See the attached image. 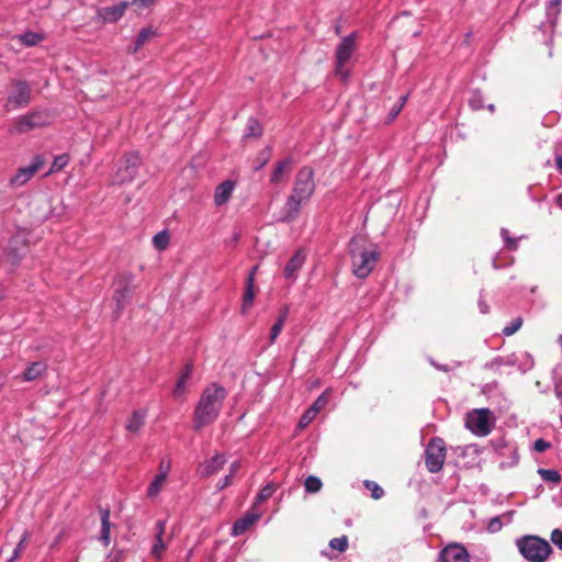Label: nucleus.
<instances>
[{
    "instance_id": "a18cd8bd",
    "label": "nucleus",
    "mask_w": 562,
    "mask_h": 562,
    "mask_svg": "<svg viewBox=\"0 0 562 562\" xmlns=\"http://www.w3.org/2000/svg\"><path fill=\"white\" fill-rule=\"evenodd\" d=\"M507 366L506 356H497L484 364V368L492 371H498L501 367Z\"/></svg>"
},
{
    "instance_id": "0eeeda50",
    "label": "nucleus",
    "mask_w": 562,
    "mask_h": 562,
    "mask_svg": "<svg viewBox=\"0 0 562 562\" xmlns=\"http://www.w3.org/2000/svg\"><path fill=\"white\" fill-rule=\"evenodd\" d=\"M446 459V445L439 437L432 438L425 449V464L430 473H438Z\"/></svg>"
},
{
    "instance_id": "a211bd4d",
    "label": "nucleus",
    "mask_w": 562,
    "mask_h": 562,
    "mask_svg": "<svg viewBox=\"0 0 562 562\" xmlns=\"http://www.w3.org/2000/svg\"><path fill=\"white\" fill-rule=\"evenodd\" d=\"M306 256L302 249H299L294 252V255L290 258L283 269V277L286 280L295 281L297 278V272L301 270L305 262Z\"/></svg>"
},
{
    "instance_id": "2eb2a0df",
    "label": "nucleus",
    "mask_w": 562,
    "mask_h": 562,
    "mask_svg": "<svg viewBox=\"0 0 562 562\" xmlns=\"http://www.w3.org/2000/svg\"><path fill=\"white\" fill-rule=\"evenodd\" d=\"M128 7V1H121L112 7L99 8L97 14L103 23H115L124 15Z\"/></svg>"
},
{
    "instance_id": "052dcab7",
    "label": "nucleus",
    "mask_w": 562,
    "mask_h": 562,
    "mask_svg": "<svg viewBox=\"0 0 562 562\" xmlns=\"http://www.w3.org/2000/svg\"><path fill=\"white\" fill-rule=\"evenodd\" d=\"M232 481H233V476L229 474H226L224 477H222L217 482V484H216L217 491H222V490L226 488L227 486H229L232 484Z\"/></svg>"
},
{
    "instance_id": "20e7f679",
    "label": "nucleus",
    "mask_w": 562,
    "mask_h": 562,
    "mask_svg": "<svg viewBox=\"0 0 562 562\" xmlns=\"http://www.w3.org/2000/svg\"><path fill=\"white\" fill-rule=\"evenodd\" d=\"M519 554L528 562H547L553 553L550 543L535 535H524L515 539Z\"/></svg>"
},
{
    "instance_id": "f257e3e1",
    "label": "nucleus",
    "mask_w": 562,
    "mask_h": 562,
    "mask_svg": "<svg viewBox=\"0 0 562 562\" xmlns=\"http://www.w3.org/2000/svg\"><path fill=\"white\" fill-rule=\"evenodd\" d=\"M316 190L315 172L312 167L304 166L296 172L291 194L286 198L283 209V222H293L297 218L301 207Z\"/></svg>"
},
{
    "instance_id": "5fc2aeb1",
    "label": "nucleus",
    "mask_w": 562,
    "mask_h": 562,
    "mask_svg": "<svg viewBox=\"0 0 562 562\" xmlns=\"http://www.w3.org/2000/svg\"><path fill=\"white\" fill-rule=\"evenodd\" d=\"M551 542L558 547L560 550H562V530L561 529H553L551 531L550 537Z\"/></svg>"
},
{
    "instance_id": "37998d69",
    "label": "nucleus",
    "mask_w": 562,
    "mask_h": 562,
    "mask_svg": "<svg viewBox=\"0 0 562 562\" xmlns=\"http://www.w3.org/2000/svg\"><path fill=\"white\" fill-rule=\"evenodd\" d=\"M167 549V544L164 539L160 537H155V543L151 548V555L156 559H161L165 550Z\"/></svg>"
},
{
    "instance_id": "6e6d98bb",
    "label": "nucleus",
    "mask_w": 562,
    "mask_h": 562,
    "mask_svg": "<svg viewBox=\"0 0 562 562\" xmlns=\"http://www.w3.org/2000/svg\"><path fill=\"white\" fill-rule=\"evenodd\" d=\"M335 72L344 81H346L349 77V70L346 68V64L339 65V63L336 61Z\"/></svg>"
},
{
    "instance_id": "c85d7f7f",
    "label": "nucleus",
    "mask_w": 562,
    "mask_h": 562,
    "mask_svg": "<svg viewBox=\"0 0 562 562\" xmlns=\"http://www.w3.org/2000/svg\"><path fill=\"white\" fill-rule=\"evenodd\" d=\"M191 373H192V366L187 364L184 367L182 374L179 376V379L176 383V386L173 390L175 396H180L184 392L187 382L191 378Z\"/></svg>"
},
{
    "instance_id": "7ed1b4c3",
    "label": "nucleus",
    "mask_w": 562,
    "mask_h": 562,
    "mask_svg": "<svg viewBox=\"0 0 562 562\" xmlns=\"http://www.w3.org/2000/svg\"><path fill=\"white\" fill-rule=\"evenodd\" d=\"M353 274L366 279L374 269L380 252L378 246L363 235L352 237L348 245Z\"/></svg>"
},
{
    "instance_id": "b1692460",
    "label": "nucleus",
    "mask_w": 562,
    "mask_h": 562,
    "mask_svg": "<svg viewBox=\"0 0 562 562\" xmlns=\"http://www.w3.org/2000/svg\"><path fill=\"white\" fill-rule=\"evenodd\" d=\"M255 300V284L252 274H248L246 279V289L243 295V303L240 307L241 314H246L251 307Z\"/></svg>"
},
{
    "instance_id": "49530a36",
    "label": "nucleus",
    "mask_w": 562,
    "mask_h": 562,
    "mask_svg": "<svg viewBox=\"0 0 562 562\" xmlns=\"http://www.w3.org/2000/svg\"><path fill=\"white\" fill-rule=\"evenodd\" d=\"M521 325H522V319L520 317H517V318L513 319L508 325H506L502 329V333H503L504 336H512L516 331L519 330Z\"/></svg>"
},
{
    "instance_id": "bb28decb",
    "label": "nucleus",
    "mask_w": 562,
    "mask_h": 562,
    "mask_svg": "<svg viewBox=\"0 0 562 562\" xmlns=\"http://www.w3.org/2000/svg\"><path fill=\"white\" fill-rule=\"evenodd\" d=\"M146 416L147 412L145 409L134 411L126 423V430L130 432H138L145 423Z\"/></svg>"
},
{
    "instance_id": "9b49d317",
    "label": "nucleus",
    "mask_w": 562,
    "mask_h": 562,
    "mask_svg": "<svg viewBox=\"0 0 562 562\" xmlns=\"http://www.w3.org/2000/svg\"><path fill=\"white\" fill-rule=\"evenodd\" d=\"M133 276L125 274L116 279L114 300L116 302V311L119 313L130 302L133 292Z\"/></svg>"
},
{
    "instance_id": "338daca9",
    "label": "nucleus",
    "mask_w": 562,
    "mask_h": 562,
    "mask_svg": "<svg viewBox=\"0 0 562 562\" xmlns=\"http://www.w3.org/2000/svg\"><path fill=\"white\" fill-rule=\"evenodd\" d=\"M477 305L482 314H486L488 312V305L482 299L479 300Z\"/></svg>"
},
{
    "instance_id": "6e6552de",
    "label": "nucleus",
    "mask_w": 562,
    "mask_h": 562,
    "mask_svg": "<svg viewBox=\"0 0 562 562\" xmlns=\"http://www.w3.org/2000/svg\"><path fill=\"white\" fill-rule=\"evenodd\" d=\"M493 449L499 458V468L505 470L514 468L519 462L518 448L515 442L507 441L504 438H497L492 441Z\"/></svg>"
},
{
    "instance_id": "09e8293b",
    "label": "nucleus",
    "mask_w": 562,
    "mask_h": 562,
    "mask_svg": "<svg viewBox=\"0 0 562 562\" xmlns=\"http://www.w3.org/2000/svg\"><path fill=\"white\" fill-rule=\"evenodd\" d=\"M317 415L314 413L313 409L310 407L304 412V414L301 416L297 426L300 428H305L310 423H312Z\"/></svg>"
},
{
    "instance_id": "aec40b11",
    "label": "nucleus",
    "mask_w": 562,
    "mask_h": 562,
    "mask_svg": "<svg viewBox=\"0 0 562 562\" xmlns=\"http://www.w3.org/2000/svg\"><path fill=\"white\" fill-rule=\"evenodd\" d=\"M236 183L233 180H225L216 186L214 190V204L222 206L226 204L233 195Z\"/></svg>"
},
{
    "instance_id": "c9c22d12",
    "label": "nucleus",
    "mask_w": 562,
    "mask_h": 562,
    "mask_svg": "<svg viewBox=\"0 0 562 562\" xmlns=\"http://www.w3.org/2000/svg\"><path fill=\"white\" fill-rule=\"evenodd\" d=\"M155 35V32L150 27L143 29L134 43L133 53H136L138 49L143 47V45L147 42V40Z\"/></svg>"
},
{
    "instance_id": "f704fd0d",
    "label": "nucleus",
    "mask_w": 562,
    "mask_h": 562,
    "mask_svg": "<svg viewBox=\"0 0 562 562\" xmlns=\"http://www.w3.org/2000/svg\"><path fill=\"white\" fill-rule=\"evenodd\" d=\"M538 474L540 475V477L543 481L551 482L554 484L560 483L562 480L561 474L557 470H553V469L540 468V469H538Z\"/></svg>"
},
{
    "instance_id": "72a5a7b5",
    "label": "nucleus",
    "mask_w": 562,
    "mask_h": 562,
    "mask_svg": "<svg viewBox=\"0 0 562 562\" xmlns=\"http://www.w3.org/2000/svg\"><path fill=\"white\" fill-rule=\"evenodd\" d=\"M552 380L557 397L562 398V364H557L552 369Z\"/></svg>"
},
{
    "instance_id": "3c124183",
    "label": "nucleus",
    "mask_w": 562,
    "mask_h": 562,
    "mask_svg": "<svg viewBox=\"0 0 562 562\" xmlns=\"http://www.w3.org/2000/svg\"><path fill=\"white\" fill-rule=\"evenodd\" d=\"M155 1L156 0H132L130 5L135 7L136 12L140 14L143 10L153 7Z\"/></svg>"
},
{
    "instance_id": "4468645a",
    "label": "nucleus",
    "mask_w": 562,
    "mask_h": 562,
    "mask_svg": "<svg viewBox=\"0 0 562 562\" xmlns=\"http://www.w3.org/2000/svg\"><path fill=\"white\" fill-rule=\"evenodd\" d=\"M439 559L441 562H469L470 555L463 546L452 543L440 551Z\"/></svg>"
},
{
    "instance_id": "e2e57ef3",
    "label": "nucleus",
    "mask_w": 562,
    "mask_h": 562,
    "mask_svg": "<svg viewBox=\"0 0 562 562\" xmlns=\"http://www.w3.org/2000/svg\"><path fill=\"white\" fill-rule=\"evenodd\" d=\"M515 513H516L515 510H508V512H505L502 515H499V517H502V520L504 524L508 525L513 521Z\"/></svg>"
},
{
    "instance_id": "680f3d73",
    "label": "nucleus",
    "mask_w": 562,
    "mask_h": 562,
    "mask_svg": "<svg viewBox=\"0 0 562 562\" xmlns=\"http://www.w3.org/2000/svg\"><path fill=\"white\" fill-rule=\"evenodd\" d=\"M165 527H166V521L165 520H158L156 522V526H155V529H156V536L155 537L162 538V536L165 533Z\"/></svg>"
},
{
    "instance_id": "79ce46f5",
    "label": "nucleus",
    "mask_w": 562,
    "mask_h": 562,
    "mask_svg": "<svg viewBox=\"0 0 562 562\" xmlns=\"http://www.w3.org/2000/svg\"><path fill=\"white\" fill-rule=\"evenodd\" d=\"M329 390L324 391L315 402L310 406L317 415L328 404Z\"/></svg>"
},
{
    "instance_id": "7c9ffc66",
    "label": "nucleus",
    "mask_w": 562,
    "mask_h": 562,
    "mask_svg": "<svg viewBox=\"0 0 562 562\" xmlns=\"http://www.w3.org/2000/svg\"><path fill=\"white\" fill-rule=\"evenodd\" d=\"M16 38L22 45L32 47L37 45L43 40V35L35 32H25L18 35Z\"/></svg>"
},
{
    "instance_id": "a19ab883",
    "label": "nucleus",
    "mask_w": 562,
    "mask_h": 562,
    "mask_svg": "<svg viewBox=\"0 0 562 562\" xmlns=\"http://www.w3.org/2000/svg\"><path fill=\"white\" fill-rule=\"evenodd\" d=\"M363 485L371 493V497L374 499H380L384 495L383 488L374 481L366 480Z\"/></svg>"
},
{
    "instance_id": "ddd939ff",
    "label": "nucleus",
    "mask_w": 562,
    "mask_h": 562,
    "mask_svg": "<svg viewBox=\"0 0 562 562\" xmlns=\"http://www.w3.org/2000/svg\"><path fill=\"white\" fill-rule=\"evenodd\" d=\"M226 462L227 458L224 453H216L211 459L201 462L198 465V474L201 477L212 476L220 472L224 468Z\"/></svg>"
},
{
    "instance_id": "f8f14e48",
    "label": "nucleus",
    "mask_w": 562,
    "mask_h": 562,
    "mask_svg": "<svg viewBox=\"0 0 562 562\" xmlns=\"http://www.w3.org/2000/svg\"><path fill=\"white\" fill-rule=\"evenodd\" d=\"M45 164V159L42 155H35L27 167H21L16 173L10 179L12 187H21L25 184L35 172H37Z\"/></svg>"
},
{
    "instance_id": "393cba45",
    "label": "nucleus",
    "mask_w": 562,
    "mask_h": 562,
    "mask_svg": "<svg viewBox=\"0 0 562 562\" xmlns=\"http://www.w3.org/2000/svg\"><path fill=\"white\" fill-rule=\"evenodd\" d=\"M291 165H292L291 157L279 160L272 170V173L270 176V182L272 184L280 183L283 180L285 172L291 168Z\"/></svg>"
},
{
    "instance_id": "5701e85b",
    "label": "nucleus",
    "mask_w": 562,
    "mask_h": 562,
    "mask_svg": "<svg viewBox=\"0 0 562 562\" xmlns=\"http://www.w3.org/2000/svg\"><path fill=\"white\" fill-rule=\"evenodd\" d=\"M20 245L25 246V237L21 234H16L11 238L7 250V255L12 265H18L22 259V255L19 250Z\"/></svg>"
},
{
    "instance_id": "58836bf2",
    "label": "nucleus",
    "mask_w": 562,
    "mask_h": 562,
    "mask_svg": "<svg viewBox=\"0 0 562 562\" xmlns=\"http://www.w3.org/2000/svg\"><path fill=\"white\" fill-rule=\"evenodd\" d=\"M153 244L157 250H164L169 244V234L167 231H161L154 235Z\"/></svg>"
},
{
    "instance_id": "2f4dec72",
    "label": "nucleus",
    "mask_w": 562,
    "mask_h": 562,
    "mask_svg": "<svg viewBox=\"0 0 562 562\" xmlns=\"http://www.w3.org/2000/svg\"><path fill=\"white\" fill-rule=\"evenodd\" d=\"M167 481V477L164 476V474H157L154 480L150 482L147 488V495L148 497H155L157 496L162 486L165 485Z\"/></svg>"
},
{
    "instance_id": "4be33fe9",
    "label": "nucleus",
    "mask_w": 562,
    "mask_h": 562,
    "mask_svg": "<svg viewBox=\"0 0 562 562\" xmlns=\"http://www.w3.org/2000/svg\"><path fill=\"white\" fill-rule=\"evenodd\" d=\"M260 517V513H246L233 524L231 535L233 537L244 535Z\"/></svg>"
},
{
    "instance_id": "6ab92c4d",
    "label": "nucleus",
    "mask_w": 562,
    "mask_h": 562,
    "mask_svg": "<svg viewBox=\"0 0 562 562\" xmlns=\"http://www.w3.org/2000/svg\"><path fill=\"white\" fill-rule=\"evenodd\" d=\"M561 3L562 0H547L546 4V22H542L540 25V29L543 30V32L548 30H553L558 18L561 12Z\"/></svg>"
},
{
    "instance_id": "1a4fd4ad",
    "label": "nucleus",
    "mask_w": 562,
    "mask_h": 562,
    "mask_svg": "<svg viewBox=\"0 0 562 562\" xmlns=\"http://www.w3.org/2000/svg\"><path fill=\"white\" fill-rule=\"evenodd\" d=\"M140 158L136 151L126 154L124 159L120 162L112 182L115 184H123L133 181L138 172Z\"/></svg>"
},
{
    "instance_id": "9d476101",
    "label": "nucleus",
    "mask_w": 562,
    "mask_h": 562,
    "mask_svg": "<svg viewBox=\"0 0 562 562\" xmlns=\"http://www.w3.org/2000/svg\"><path fill=\"white\" fill-rule=\"evenodd\" d=\"M46 115L42 111H33L18 117L12 132L18 134L27 133L34 128L46 125Z\"/></svg>"
},
{
    "instance_id": "bf43d9fd",
    "label": "nucleus",
    "mask_w": 562,
    "mask_h": 562,
    "mask_svg": "<svg viewBox=\"0 0 562 562\" xmlns=\"http://www.w3.org/2000/svg\"><path fill=\"white\" fill-rule=\"evenodd\" d=\"M170 469H171V461L169 459H167V460L162 459L159 464V473L158 474H164L165 477H168Z\"/></svg>"
},
{
    "instance_id": "f03ea898",
    "label": "nucleus",
    "mask_w": 562,
    "mask_h": 562,
    "mask_svg": "<svg viewBox=\"0 0 562 562\" xmlns=\"http://www.w3.org/2000/svg\"><path fill=\"white\" fill-rule=\"evenodd\" d=\"M226 396L227 391L218 383H211L203 390L193 414L194 430H200L218 418Z\"/></svg>"
},
{
    "instance_id": "de8ad7c7",
    "label": "nucleus",
    "mask_w": 562,
    "mask_h": 562,
    "mask_svg": "<svg viewBox=\"0 0 562 562\" xmlns=\"http://www.w3.org/2000/svg\"><path fill=\"white\" fill-rule=\"evenodd\" d=\"M504 526V522L502 520V517L499 516H494L492 517L488 521H487V525H486V530L490 532V533H496L498 531L502 530Z\"/></svg>"
},
{
    "instance_id": "13d9d810",
    "label": "nucleus",
    "mask_w": 562,
    "mask_h": 562,
    "mask_svg": "<svg viewBox=\"0 0 562 562\" xmlns=\"http://www.w3.org/2000/svg\"><path fill=\"white\" fill-rule=\"evenodd\" d=\"M551 447L550 442L546 441L544 439H537L533 443V449L537 452H544Z\"/></svg>"
},
{
    "instance_id": "4d7b16f0",
    "label": "nucleus",
    "mask_w": 562,
    "mask_h": 562,
    "mask_svg": "<svg viewBox=\"0 0 562 562\" xmlns=\"http://www.w3.org/2000/svg\"><path fill=\"white\" fill-rule=\"evenodd\" d=\"M406 101H407V95H402V97L400 98V100H398V104H396V105L392 109V111H391V113H390L391 119H394V117H396V116L398 115V113L402 111V109H403L404 104L406 103Z\"/></svg>"
},
{
    "instance_id": "473e14b6",
    "label": "nucleus",
    "mask_w": 562,
    "mask_h": 562,
    "mask_svg": "<svg viewBox=\"0 0 562 562\" xmlns=\"http://www.w3.org/2000/svg\"><path fill=\"white\" fill-rule=\"evenodd\" d=\"M68 164H69L68 154H61V155L56 156L54 158V161H53L49 170L44 175V177H47L52 173L63 170Z\"/></svg>"
},
{
    "instance_id": "69168bd1",
    "label": "nucleus",
    "mask_w": 562,
    "mask_h": 562,
    "mask_svg": "<svg viewBox=\"0 0 562 562\" xmlns=\"http://www.w3.org/2000/svg\"><path fill=\"white\" fill-rule=\"evenodd\" d=\"M430 364L432 367H435L437 370H440L443 372L450 371V368L447 364H440V363L436 362L435 360H430Z\"/></svg>"
},
{
    "instance_id": "423d86ee",
    "label": "nucleus",
    "mask_w": 562,
    "mask_h": 562,
    "mask_svg": "<svg viewBox=\"0 0 562 562\" xmlns=\"http://www.w3.org/2000/svg\"><path fill=\"white\" fill-rule=\"evenodd\" d=\"M492 412L488 408L473 409L468 413L465 418V427L476 436H487L493 428Z\"/></svg>"
},
{
    "instance_id": "a878e982",
    "label": "nucleus",
    "mask_w": 562,
    "mask_h": 562,
    "mask_svg": "<svg viewBox=\"0 0 562 562\" xmlns=\"http://www.w3.org/2000/svg\"><path fill=\"white\" fill-rule=\"evenodd\" d=\"M100 516H101L100 541L105 547H108L110 544V531H111L110 509L101 507Z\"/></svg>"
},
{
    "instance_id": "412c9836",
    "label": "nucleus",
    "mask_w": 562,
    "mask_h": 562,
    "mask_svg": "<svg viewBox=\"0 0 562 562\" xmlns=\"http://www.w3.org/2000/svg\"><path fill=\"white\" fill-rule=\"evenodd\" d=\"M48 366L45 361L31 362L25 370L19 375V379L23 382H32L47 372Z\"/></svg>"
},
{
    "instance_id": "39448f33",
    "label": "nucleus",
    "mask_w": 562,
    "mask_h": 562,
    "mask_svg": "<svg viewBox=\"0 0 562 562\" xmlns=\"http://www.w3.org/2000/svg\"><path fill=\"white\" fill-rule=\"evenodd\" d=\"M32 88L25 80H12L9 91L5 109L19 110L26 108L31 103Z\"/></svg>"
},
{
    "instance_id": "0e129e2a",
    "label": "nucleus",
    "mask_w": 562,
    "mask_h": 562,
    "mask_svg": "<svg viewBox=\"0 0 562 562\" xmlns=\"http://www.w3.org/2000/svg\"><path fill=\"white\" fill-rule=\"evenodd\" d=\"M239 468H240V462L239 461H234L229 465V473L228 474L234 477L235 474L237 473V471L239 470Z\"/></svg>"
},
{
    "instance_id": "774afa93",
    "label": "nucleus",
    "mask_w": 562,
    "mask_h": 562,
    "mask_svg": "<svg viewBox=\"0 0 562 562\" xmlns=\"http://www.w3.org/2000/svg\"><path fill=\"white\" fill-rule=\"evenodd\" d=\"M554 202H555L557 206L562 210V193L557 194Z\"/></svg>"
},
{
    "instance_id": "dca6fc26",
    "label": "nucleus",
    "mask_w": 562,
    "mask_h": 562,
    "mask_svg": "<svg viewBox=\"0 0 562 562\" xmlns=\"http://www.w3.org/2000/svg\"><path fill=\"white\" fill-rule=\"evenodd\" d=\"M356 37L357 33L352 32L349 35L341 38L337 48H336V61L341 64H347L351 58V55L356 47Z\"/></svg>"
},
{
    "instance_id": "864d4df0",
    "label": "nucleus",
    "mask_w": 562,
    "mask_h": 562,
    "mask_svg": "<svg viewBox=\"0 0 562 562\" xmlns=\"http://www.w3.org/2000/svg\"><path fill=\"white\" fill-rule=\"evenodd\" d=\"M270 155H271V148L270 147H266L259 155L258 157V162L257 165L255 166V170L258 171L260 170L270 159Z\"/></svg>"
},
{
    "instance_id": "c03bdc74",
    "label": "nucleus",
    "mask_w": 562,
    "mask_h": 562,
    "mask_svg": "<svg viewBox=\"0 0 562 562\" xmlns=\"http://www.w3.org/2000/svg\"><path fill=\"white\" fill-rule=\"evenodd\" d=\"M329 547L334 550H337L339 552H345L348 548V537L341 536L338 538H333L329 541Z\"/></svg>"
},
{
    "instance_id": "4c0bfd02",
    "label": "nucleus",
    "mask_w": 562,
    "mask_h": 562,
    "mask_svg": "<svg viewBox=\"0 0 562 562\" xmlns=\"http://www.w3.org/2000/svg\"><path fill=\"white\" fill-rule=\"evenodd\" d=\"M469 105L472 110L477 111L484 106V98L480 90H472L469 97Z\"/></svg>"
},
{
    "instance_id": "e433bc0d",
    "label": "nucleus",
    "mask_w": 562,
    "mask_h": 562,
    "mask_svg": "<svg viewBox=\"0 0 562 562\" xmlns=\"http://www.w3.org/2000/svg\"><path fill=\"white\" fill-rule=\"evenodd\" d=\"M323 483L319 477L308 475L304 481V488L306 493H317L321 491Z\"/></svg>"
},
{
    "instance_id": "603ef678",
    "label": "nucleus",
    "mask_w": 562,
    "mask_h": 562,
    "mask_svg": "<svg viewBox=\"0 0 562 562\" xmlns=\"http://www.w3.org/2000/svg\"><path fill=\"white\" fill-rule=\"evenodd\" d=\"M27 539H29V533L25 531L22 535L21 540L16 544L15 549L13 550L12 557L8 560V562H13L14 560H16L20 557L21 551L24 548V543L26 542Z\"/></svg>"
},
{
    "instance_id": "c756f323",
    "label": "nucleus",
    "mask_w": 562,
    "mask_h": 562,
    "mask_svg": "<svg viewBox=\"0 0 562 562\" xmlns=\"http://www.w3.org/2000/svg\"><path fill=\"white\" fill-rule=\"evenodd\" d=\"M278 486L277 484H274L273 482H269L267 483L265 486H262L260 488V491L257 493L256 497H255V503L254 505H259L261 503H263L265 501H267L268 498H270L274 492L277 491Z\"/></svg>"
},
{
    "instance_id": "ea45409f",
    "label": "nucleus",
    "mask_w": 562,
    "mask_h": 562,
    "mask_svg": "<svg viewBox=\"0 0 562 562\" xmlns=\"http://www.w3.org/2000/svg\"><path fill=\"white\" fill-rule=\"evenodd\" d=\"M261 133H262V127H261V124L259 123V121L254 117H250L247 121L245 136L246 137L260 136Z\"/></svg>"
},
{
    "instance_id": "cd10ccee",
    "label": "nucleus",
    "mask_w": 562,
    "mask_h": 562,
    "mask_svg": "<svg viewBox=\"0 0 562 562\" xmlns=\"http://www.w3.org/2000/svg\"><path fill=\"white\" fill-rule=\"evenodd\" d=\"M286 316H288V307L285 306L271 327L270 338H269L270 344H273L277 340L280 333L282 331L284 323L286 321Z\"/></svg>"
},
{
    "instance_id": "8fccbe9b",
    "label": "nucleus",
    "mask_w": 562,
    "mask_h": 562,
    "mask_svg": "<svg viewBox=\"0 0 562 562\" xmlns=\"http://www.w3.org/2000/svg\"><path fill=\"white\" fill-rule=\"evenodd\" d=\"M501 236L502 238L504 239L505 241V246L509 249V250H516L517 247H518V244H517V239H514L509 236V232L507 228H502L501 229Z\"/></svg>"
},
{
    "instance_id": "f3484780",
    "label": "nucleus",
    "mask_w": 562,
    "mask_h": 562,
    "mask_svg": "<svg viewBox=\"0 0 562 562\" xmlns=\"http://www.w3.org/2000/svg\"><path fill=\"white\" fill-rule=\"evenodd\" d=\"M507 367H517L521 373L530 371L533 366V357L529 352H513L506 356Z\"/></svg>"
}]
</instances>
